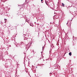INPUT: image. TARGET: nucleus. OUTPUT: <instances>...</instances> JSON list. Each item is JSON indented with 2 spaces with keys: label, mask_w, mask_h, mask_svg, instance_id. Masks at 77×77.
<instances>
[{
  "label": "nucleus",
  "mask_w": 77,
  "mask_h": 77,
  "mask_svg": "<svg viewBox=\"0 0 77 77\" xmlns=\"http://www.w3.org/2000/svg\"><path fill=\"white\" fill-rule=\"evenodd\" d=\"M42 3H43V2H42Z\"/></svg>",
  "instance_id": "7"
},
{
  "label": "nucleus",
  "mask_w": 77,
  "mask_h": 77,
  "mask_svg": "<svg viewBox=\"0 0 77 77\" xmlns=\"http://www.w3.org/2000/svg\"><path fill=\"white\" fill-rule=\"evenodd\" d=\"M42 1H43V0H41V2H42Z\"/></svg>",
  "instance_id": "5"
},
{
  "label": "nucleus",
  "mask_w": 77,
  "mask_h": 77,
  "mask_svg": "<svg viewBox=\"0 0 77 77\" xmlns=\"http://www.w3.org/2000/svg\"><path fill=\"white\" fill-rule=\"evenodd\" d=\"M67 24H68V23H67Z\"/></svg>",
  "instance_id": "8"
},
{
  "label": "nucleus",
  "mask_w": 77,
  "mask_h": 77,
  "mask_svg": "<svg viewBox=\"0 0 77 77\" xmlns=\"http://www.w3.org/2000/svg\"><path fill=\"white\" fill-rule=\"evenodd\" d=\"M6 20V19H5V21H6V20Z\"/></svg>",
  "instance_id": "6"
},
{
  "label": "nucleus",
  "mask_w": 77,
  "mask_h": 77,
  "mask_svg": "<svg viewBox=\"0 0 77 77\" xmlns=\"http://www.w3.org/2000/svg\"><path fill=\"white\" fill-rule=\"evenodd\" d=\"M72 53L71 52H70L69 53V55L70 56H71V54H72Z\"/></svg>",
  "instance_id": "3"
},
{
  "label": "nucleus",
  "mask_w": 77,
  "mask_h": 77,
  "mask_svg": "<svg viewBox=\"0 0 77 77\" xmlns=\"http://www.w3.org/2000/svg\"><path fill=\"white\" fill-rule=\"evenodd\" d=\"M30 26H32V27L33 26V25H32V24H30Z\"/></svg>",
  "instance_id": "2"
},
{
  "label": "nucleus",
  "mask_w": 77,
  "mask_h": 77,
  "mask_svg": "<svg viewBox=\"0 0 77 77\" xmlns=\"http://www.w3.org/2000/svg\"><path fill=\"white\" fill-rule=\"evenodd\" d=\"M62 5H63V6L64 7V6H65V4H64L62 3Z\"/></svg>",
  "instance_id": "4"
},
{
  "label": "nucleus",
  "mask_w": 77,
  "mask_h": 77,
  "mask_svg": "<svg viewBox=\"0 0 77 77\" xmlns=\"http://www.w3.org/2000/svg\"><path fill=\"white\" fill-rule=\"evenodd\" d=\"M45 2L46 4V5H48V2H47V1L46 0H45Z\"/></svg>",
  "instance_id": "1"
}]
</instances>
